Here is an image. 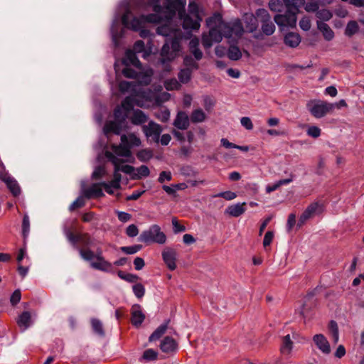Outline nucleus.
<instances>
[{
	"mask_svg": "<svg viewBox=\"0 0 364 364\" xmlns=\"http://www.w3.org/2000/svg\"><path fill=\"white\" fill-rule=\"evenodd\" d=\"M203 102L205 111L210 112L215 106V101L210 96L204 95Z\"/></svg>",
	"mask_w": 364,
	"mask_h": 364,
	"instance_id": "5fc2aeb1",
	"label": "nucleus"
},
{
	"mask_svg": "<svg viewBox=\"0 0 364 364\" xmlns=\"http://www.w3.org/2000/svg\"><path fill=\"white\" fill-rule=\"evenodd\" d=\"M199 39L196 37L191 38L188 43L190 52L197 61L201 60L203 56V52L199 48Z\"/></svg>",
	"mask_w": 364,
	"mask_h": 364,
	"instance_id": "393cba45",
	"label": "nucleus"
},
{
	"mask_svg": "<svg viewBox=\"0 0 364 364\" xmlns=\"http://www.w3.org/2000/svg\"><path fill=\"white\" fill-rule=\"evenodd\" d=\"M255 15L257 21H259L261 23L271 20V16L269 15V12L264 9H257V11H255Z\"/></svg>",
	"mask_w": 364,
	"mask_h": 364,
	"instance_id": "e433bc0d",
	"label": "nucleus"
},
{
	"mask_svg": "<svg viewBox=\"0 0 364 364\" xmlns=\"http://www.w3.org/2000/svg\"><path fill=\"white\" fill-rule=\"evenodd\" d=\"M269 7L273 11L281 13L287 9V3L286 0H271Z\"/></svg>",
	"mask_w": 364,
	"mask_h": 364,
	"instance_id": "2f4dec72",
	"label": "nucleus"
},
{
	"mask_svg": "<svg viewBox=\"0 0 364 364\" xmlns=\"http://www.w3.org/2000/svg\"><path fill=\"white\" fill-rule=\"evenodd\" d=\"M359 27L355 21H350L346 28L345 34L348 36H352L358 31Z\"/></svg>",
	"mask_w": 364,
	"mask_h": 364,
	"instance_id": "ea45409f",
	"label": "nucleus"
},
{
	"mask_svg": "<svg viewBox=\"0 0 364 364\" xmlns=\"http://www.w3.org/2000/svg\"><path fill=\"white\" fill-rule=\"evenodd\" d=\"M64 233L67 237V239L73 243V245H75L77 242H80L84 247H88L91 245L90 237L86 234H79L77 235H74L73 232L65 228L64 230Z\"/></svg>",
	"mask_w": 364,
	"mask_h": 364,
	"instance_id": "dca6fc26",
	"label": "nucleus"
},
{
	"mask_svg": "<svg viewBox=\"0 0 364 364\" xmlns=\"http://www.w3.org/2000/svg\"><path fill=\"white\" fill-rule=\"evenodd\" d=\"M160 346L163 352L171 353L176 350L177 344L174 339L167 336L161 341Z\"/></svg>",
	"mask_w": 364,
	"mask_h": 364,
	"instance_id": "c85d7f7f",
	"label": "nucleus"
},
{
	"mask_svg": "<svg viewBox=\"0 0 364 364\" xmlns=\"http://www.w3.org/2000/svg\"><path fill=\"white\" fill-rule=\"evenodd\" d=\"M240 123L242 126L247 130H252L253 129L252 120L248 117H242L240 119Z\"/></svg>",
	"mask_w": 364,
	"mask_h": 364,
	"instance_id": "69168bd1",
	"label": "nucleus"
},
{
	"mask_svg": "<svg viewBox=\"0 0 364 364\" xmlns=\"http://www.w3.org/2000/svg\"><path fill=\"white\" fill-rule=\"evenodd\" d=\"M261 29L263 33L271 36L275 31V26L272 20L261 23Z\"/></svg>",
	"mask_w": 364,
	"mask_h": 364,
	"instance_id": "4c0bfd02",
	"label": "nucleus"
},
{
	"mask_svg": "<svg viewBox=\"0 0 364 364\" xmlns=\"http://www.w3.org/2000/svg\"><path fill=\"white\" fill-rule=\"evenodd\" d=\"M156 33L171 38L170 40L166 41L161 50V63L164 64L166 61H171L178 55L181 50L180 40L182 38V32L179 28H173L168 23L159 26Z\"/></svg>",
	"mask_w": 364,
	"mask_h": 364,
	"instance_id": "39448f33",
	"label": "nucleus"
},
{
	"mask_svg": "<svg viewBox=\"0 0 364 364\" xmlns=\"http://www.w3.org/2000/svg\"><path fill=\"white\" fill-rule=\"evenodd\" d=\"M138 240L145 243L154 242L158 244H164L166 241V236L161 230L159 225H152L149 228V229L141 233Z\"/></svg>",
	"mask_w": 364,
	"mask_h": 364,
	"instance_id": "6e6552de",
	"label": "nucleus"
},
{
	"mask_svg": "<svg viewBox=\"0 0 364 364\" xmlns=\"http://www.w3.org/2000/svg\"><path fill=\"white\" fill-rule=\"evenodd\" d=\"M284 42L288 47L296 48L301 43V36L296 33L289 32L284 36Z\"/></svg>",
	"mask_w": 364,
	"mask_h": 364,
	"instance_id": "bb28decb",
	"label": "nucleus"
},
{
	"mask_svg": "<svg viewBox=\"0 0 364 364\" xmlns=\"http://www.w3.org/2000/svg\"><path fill=\"white\" fill-rule=\"evenodd\" d=\"M208 33L202 35V44L205 48H210L214 43H220L224 37L225 22L220 15H215L206 19Z\"/></svg>",
	"mask_w": 364,
	"mask_h": 364,
	"instance_id": "423d86ee",
	"label": "nucleus"
},
{
	"mask_svg": "<svg viewBox=\"0 0 364 364\" xmlns=\"http://www.w3.org/2000/svg\"><path fill=\"white\" fill-rule=\"evenodd\" d=\"M205 119L206 114L201 109H194L191 115V120L194 123L202 122Z\"/></svg>",
	"mask_w": 364,
	"mask_h": 364,
	"instance_id": "c9c22d12",
	"label": "nucleus"
},
{
	"mask_svg": "<svg viewBox=\"0 0 364 364\" xmlns=\"http://www.w3.org/2000/svg\"><path fill=\"white\" fill-rule=\"evenodd\" d=\"M246 205L245 203H238L236 204H233L231 205H229L225 210V213L232 217H239L241 215H242L246 209L245 208V205Z\"/></svg>",
	"mask_w": 364,
	"mask_h": 364,
	"instance_id": "a878e982",
	"label": "nucleus"
},
{
	"mask_svg": "<svg viewBox=\"0 0 364 364\" xmlns=\"http://www.w3.org/2000/svg\"><path fill=\"white\" fill-rule=\"evenodd\" d=\"M133 292L134 295L140 299L144 296L145 293V289L141 284H136L132 287Z\"/></svg>",
	"mask_w": 364,
	"mask_h": 364,
	"instance_id": "4d7b16f0",
	"label": "nucleus"
},
{
	"mask_svg": "<svg viewBox=\"0 0 364 364\" xmlns=\"http://www.w3.org/2000/svg\"><path fill=\"white\" fill-rule=\"evenodd\" d=\"M317 28L322 33L326 41H331L334 37V33L329 26L325 22L317 21Z\"/></svg>",
	"mask_w": 364,
	"mask_h": 364,
	"instance_id": "c756f323",
	"label": "nucleus"
},
{
	"mask_svg": "<svg viewBox=\"0 0 364 364\" xmlns=\"http://www.w3.org/2000/svg\"><path fill=\"white\" fill-rule=\"evenodd\" d=\"M201 21L202 18L200 16L187 15L183 18V28L185 30H198L200 26Z\"/></svg>",
	"mask_w": 364,
	"mask_h": 364,
	"instance_id": "412c9836",
	"label": "nucleus"
},
{
	"mask_svg": "<svg viewBox=\"0 0 364 364\" xmlns=\"http://www.w3.org/2000/svg\"><path fill=\"white\" fill-rule=\"evenodd\" d=\"M139 161L145 162L153 157V152L149 149H142L136 154Z\"/></svg>",
	"mask_w": 364,
	"mask_h": 364,
	"instance_id": "49530a36",
	"label": "nucleus"
},
{
	"mask_svg": "<svg viewBox=\"0 0 364 364\" xmlns=\"http://www.w3.org/2000/svg\"><path fill=\"white\" fill-rule=\"evenodd\" d=\"M181 4L183 7L185 3L181 0H148L146 6L151 8L154 14L141 15L139 18L132 16L128 8L127 1L119 4V8L124 10L122 16V23L124 28L121 27L119 16L115 15L111 24L110 33L112 41L115 47L119 46V38L122 37L124 28H129L134 31H139L141 38H146L151 35L149 30L143 28L144 23H159L164 20L169 21L176 14L177 7Z\"/></svg>",
	"mask_w": 364,
	"mask_h": 364,
	"instance_id": "f257e3e1",
	"label": "nucleus"
},
{
	"mask_svg": "<svg viewBox=\"0 0 364 364\" xmlns=\"http://www.w3.org/2000/svg\"><path fill=\"white\" fill-rule=\"evenodd\" d=\"M151 53V49H146L144 41L139 40L135 42L133 50H127L122 61L124 66L122 73L126 77L136 79L140 85H147L151 82L154 75L153 70L149 68H141V64L136 54L141 53V57L147 59Z\"/></svg>",
	"mask_w": 364,
	"mask_h": 364,
	"instance_id": "f03ea898",
	"label": "nucleus"
},
{
	"mask_svg": "<svg viewBox=\"0 0 364 364\" xmlns=\"http://www.w3.org/2000/svg\"><path fill=\"white\" fill-rule=\"evenodd\" d=\"M313 341L316 347L323 353L329 354L331 353V346L327 338L323 334H316L313 337Z\"/></svg>",
	"mask_w": 364,
	"mask_h": 364,
	"instance_id": "aec40b11",
	"label": "nucleus"
},
{
	"mask_svg": "<svg viewBox=\"0 0 364 364\" xmlns=\"http://www.w3.org/2000/svg\"><path fill=\"white\" fill-rule=\"evenodd\" d=\"M140 143V138H121L119 145H113L112 151H106V157L114 166L112 180L120 183L122 178L120 171L122 172L123 164L132 162L133 157L130 149L132 146H139Z\"/></svg>",
	"mask_w": 364,
	"mask_h": 364,
	"instance_id": "20e7f679",
	"label": "nucleus"
},
{
	"mask_svg": "<svg viewBox=\"0 0 364 364\" xmlns=\"http://www.w3.org/2000/svg\"><path fill=\"white\" fill-rule=\"evenodd\" d=\"M228 57L232 60H237L241 58L242 53L237 46L230 45L228 50Z\"/></svg>",
	"mask_w": 364,
	"mask_h": 364,
	"instance_id": "f704fd0d",
	"label": "nucleus"
},
{
	"mask_svg": "<svg viewBox=\"0 0 364 364\" xmlns=\"http://www.w3.org/2000/svg\"><path fill=\"white\" fill-rule=\"evenodd\" d=\"M189 122L188 115L185 112L180 111L177 113L173 124L176 128L184 130L188 127Z\"/></svg>",
	"mask_w": 364,
	"mask_h": 364,
	"instance_id": "4be33fe9",
	"label": "nucleus"
},
{
	"mask_svg": "<svg viewBox=\"0 0 364 364\" xmlns=\"http://www.w3.org/2000/svg\"><path fill=\"white\" fill-rule=\"evenodd\" d=\"M82 194L87 198H98L104 196L101 183H95L89 188L83 189Z\"/></svg>",
	"mask_w": 364,
	"mask_h": 364,
	"instance_id": "b1692460",
	"label": "nucleus"
},
{
	"mask_svg": "<svg viewBox=\"0 0 364 364\" xmlns=\"http://www.w3.org/2000/svg\"><path fill=\"white\" fill-rule=\"evenodd\" d=\"M85 205V200L82 196H79L75 200H74L70 205V210H73L76 208H81Z\"/></svg>",
	"mask_w": 364,
	"mask_h": 364,
	"instance_id": "e2e57ef3",
	"label": "nucleus"
},
{
	"mask_svg": "<svg viewBox=\"0 0 364 364\" xmlns=\"http://www.w3.org/2000/svg\"><path fill=\"white\" fill-rule=\"evenodd\" d=\"M245 21L246 23V27L248 31L253 32L256 31L257 28V19L256 15L253 14H245Z\"/></svg>",
	"mask_w": 364,
	"mask_h": 364,
	"instance_id": "473e14b6",
	"label": "nucleus"
},
{
	"mask_svg": "<svg viewBox=\"0 0 364 364\" xmlns=\"http://www.w3.org/2000/svg\"><path fill=\"white\" fill-rule=\"evenodd\" d=\"M324 210L323 205L318 203L314 202L311 203L304 212L301 214L299 219L298 225L302 226L305 222L311 218L313 215L321 213Z\"/></svg>",
	"mask_w": 364,
	"mask_h": 364,
	"instance_id": "4468645a",
	"label": "nucleus"
},
{
	"mask_svg": "<svg viewBox=\"0 0 364 364\" xmlns=\"http://www.w3.org/2000/svg\"><path fill=\"white\" fill-rule=\"evenodd\" d=\"M1 167L2 170L0 171V179L6 183L7 188L14 196H18L21 193V188L17 181L6 171L3 162H1Z\"/></svg>",
	"mask_w": 364,
	"mask_h": 364,
	"instance_id": "ddd939ff",
	"label": "nucleus"
},
{
	"mask_svg": "<svg viewBox=\"0 0 364 364\" xmlns=\"http://www.w3.org/2000/svg\"><path fill=\"white\" fill-rule=\"evenodd\" d=\"M122 172L130 175L131 178L134 180H139L144 177H147L150 174V171L148 166L142 165L139 168H135L130 165H124L122 168Z\"/></svg>",
	"mask_w": 364,
	"mask_h": 364,
	"instance_id": "2eb2a0df",
	"label": "nucleus"
},
{
	"mask_svg": "<svg viewBox=\"0 0 364 364\" xmlns=\"http://www.w3.org/2000/svg\"><path fill=\"white\" fill-rule=\"evenodd\" d=\"M126 234L129 237H136L139 234V229L134 224L129 225L126 229Z\"/></svg>",
	"mask_w": 364,
	"mask_h": 364,
	"instance_id": "0e129e2a",
	"label": "nucleus"
},
{
	"mask_svg": "<svg viewBox=\"0 0 364 364\" xmlns=\"http://www.w3.org/2000/svg\"><path fill=\"white\" fill-rule=\"evenodd\" d=\"M284 14H278L274 16V20L280 29L294 28L296 25L297 14L296 11L287 8Z\"/></svg>",
	"mask_w": 364,
	"mask_h": 364,
	"instance_id": "9d476101",
	"label": "nucleus"
},
{
	"mask_svg": "<svg viewBox=\"0 0 364 364\" xmlns=\"http://www.w3.org/2000/svg\"><path fill=\"white\" fill-rule=\"evenodd\" d=\"M188 15L200 16L198 6L194 1H190L188 4Z\"/></svg>",
	"mask_w": 364,
	"mask_h": 364,
	"instance_id": "bf43d9fd",
	"label": "nucleus"
},
{
	"mask_svg": "<svg viewBox=\"0 0 364 364\" xmlns=\"http://www.w3.org/2000/svg\"><path fill=\"white\" fill-rule=\"evenodd\" d=\"M30 231V220L28 215H24L22 221V234L23 237H26Z\"/></svg>",
	"mask_w": 364,
	"mask_h": 364,
	"instance_id": "864d4df0",
	"label": "nucleus"
},
{
	"mask_svg": "<svg viewBox=\"0 0 364 364\" xmlns=\"http://www.w3.org/2000/svg\"><path fill=\"white\" fill-rule=\"evenodd\" d=\"M141 248L142 246L141 245H134L132 246L122 247L120 249L122 252L125 254L133 255L138 252L139 250H141Z\"/></svg>",
	"mask_w": 364,
	"mask_h": 364,
	"instance_id": "603ef678",
	"label": "nucleus"
},
{
	"mask_svg": "<svg viewBox=\"0 0 364 364\" xmlns=\"http://www.w3.org/2000/svg\"><path fill=\"white\" fill-rule=\"evenodd\" d=\"M131 314L132 323L136 327L140 326L145 319V315L142 311L141 306L139 304L132 306L131 309Z\"/></svg>",
	"mask_w": 364,
	"mask_h": 364,
	"instance_id": "6ab92c4d",
	"label": "nucleus"
},
{
	"mask_svg": "<svg viewBox=\"0 0 364 364\" xmlns=\"http://www.w3.org/2000/svg\"><path fill=\"white\" fill-rule=\"evenodd\" d=\"M164 87L167 90H178L181 85L176 78H171L164 82Z\"/></svg>",
	"mask_w": 364,
	"mask_h": 364,
	"instance_id": "de8ad7c7",
	"label": "nucleus"
},
{
	"mask_svg": "<svg viewBox=\"0 0 364 364\" xmlns=\"http://www.w3.org/2000/svg\"><path fill=\"white\" fill-rule=\"evenodd\" d=\"M142 129L145 136H161L162 132L161 127L152 120L149 121L146 125H144ZM161 136L167 137L170 136V135L165 134L161 135Z\"/></svg>",
	"mask_w": 364,
	"mask_h": 364,
	"instance_id": "f3484780",
	"label": "nucleus"
},
{
	"mask_svg": "<svg viewBox=\"0 0 364 364\" xmlns=\"http://www.w3.org/2000/svg\"><path fill=\"white\" fill-rule=\"evenodd\" d=\"M171 179H172V175L170 171H162L159 174L158 181L161 183H163L166 181H170Z\"/></svg>",
	"mask_w": 364,
	"mask_h": 364,
	"instance_id": "338daca9",
	"label": "nucleus"
},
{
	"mask_svg": "<svg viewBox=\"0 0 364 364\" xmlns=\"http://www.w3.org/2000/svg\"><path fill=\"white\" fill-rule=\"evenodd\" d=\"M330 333L335 343H338L339 340V332L338 324L335 321H331L328 325Z\"/></svg>",
	"mask_w": 364,
	"mask_h": 364,
	"instance_id": "58836bf2",
	"label": "nucleus"
},
{
	"mask_svg": "<svg viewBox=\"0 0 364 364\" xmlns=\"http://www.w3.org/2000/svg\"><path fill=\"white\" fill-rule=\"evenodd\" d=\"M170 111L168 109L164 107L156 113V117L163 122L168 121L170 118Z\"/></svg>",
	"mask_w": 364,
	"mask_h": 364,
	"instance_id": "8fccbe9b",
	"label": "nucleus"
},
{
	"mask_svg": "<svg viewBox=\"0 0 364 364\" xmlns=\"http://www.w3.org/2000/svg\"><path fill=\"white\" fill-rule=\"evenodd\" d=\"M192 138H178L180 144L182 146L181 152L184 155H188L190 152L189 146L191 144Z\"/></svg>",
	"mask_w": 364,
	"mask_h": 364,
	"instance_id": "c03bdc74",
	"label": "nucleus"
},
{
	"mask_svg": "<svg viewBox=\"0 0 364 364\" xmlns=\"http://www.w3.org/2000/svg\"><path fill=\"white\" fill-rule=\"evenodd\" d=\"M316 16L321 20L320 21H327L331 18L332 13L328 9H323L318 10Z\"/></svg>",
	"mask_w": 364,
	"mask_h": 364,
	"instance_id": "a18cd8bd",
	"label": "nucleus"
},
{
	"mask_svg": "<svg viewBox=\"0 0 364 364\" xmlns=\"http://www.w3.org/2000/svg\"><path fill=\"white\" fill-rule=\"evenodd\" d=\"M167 325L161 324L156 331L150 336L149 341H153L159 339L166 331Z\"/></svg>",
	"mask_w": 364,
	"mask_h": 364,
	"instance_id": "79ce46f5",
	"label": "nucleus"
},
{
	"mask_svg": "<svg viewBox=\"0 0 364 364\" xmlns=\"http://www.w3.org/2000/svg\"><path fill=\"white\" fill-rule=\"evenodd\" d=\"M293 348V343L291 340L290 336L287 335L283 338L282 344L280 348L281 353L284 355L290 354Z\"/></svg>",
	"mask_w": 364,
	"mask_h": 364,
	"instance_id": "72a5a7b5",
	"label": "nucleus"
},
{
	"mask_svg": "<svg viewBox=\"0 0 364 364\" xmlns=\"http://www.w3.org/2000/svg\"><path fill=\"white\" fill-rule=\"evenodd\" d=\"M176 257L177 253L174 249L166 247L162 252L163 260L166 264L167 267L171 271L176 268Z\"/></svg>",
	"mask_w": 364,
	"mask_h": 364,
	"instance_id": "a211bd4d",
	"label": "nucleus"
},
{
	"mask_svg": "<svg viewBox=\"0 0 364 364\" xmlns=\"http://www.w3.org/2000/svg\"><path fill=\"white\" fill-rule=\"evenodd\" d=\"M78 251L84 260L90 262L92 268L107 273L114 272L112 264L105 259L101 250L98 249L95 254L90 249L80 248Z\"/></svg>",
	"mask_w": 364,
	"mask_h": 364,
	"instance_id": "0eeeda50",
	"label": "nucleus"
},
{
	"mask_svg": "<svg viewBox=\"0 0 364 364\" xmlns=\"http://www.w3.org/2000/svg\"><path fill=\"white\" fill-rule=\"evenodd\" d=\"M18 325L23 330L27 329L31 324V314L28 311L23 312L17 321Z\"/></svg>",
	"mask_w": 364,
	"mask_h": 364,
	"instance_id": "7c9ffc66",
	"label": "nucleus"
},
{
	"mask_svg": "<svg viewBox=\"0 0 364 364\" xmlns=\"http://www.w3.org/2000/svg\"><path fill=\"white\" fill-rule=\"evenodd\" d=\"M308 107L312 115L316 118H321L333 110L335 108V105L324 101H317L309 104Z\"/></svg>",
	"mask_w": 364,
	"mask_h": 364,
	"instance_id": "f8f14e48",
	"label": "nucleus"
},
{
	"mask_svg": "<svg viewBox=\"0 0 364 364\" xmlns=\"http://www.w3.org/2000/svg\"><path fill=\"white\" fill-rule=\"evenodd\" d=\"M224 37L230 43L236 42L243 34L244 28L240 19L225 22Z\"/></svg>",
	"mask_w": 364,
	"mask_h": 364,
	"instance_id": "1a4fd4ad",
	"label": "nucleus"
},
{
	"mask_svg": "<svg viewBox=\"0 0 364 364\" xmlns=\"http://www.w3.org/2000/svg\"><path fill=\"white\" fill-rule=\"evenodd\" d=\"M183 63L186 66L190 67L192 69L197 70L198 68V63L191 56L186 55L183 58Z\"/></svg>",
	"mask_w": 364,
	"mask_h": 364,
	"instance_id": "052dcab7",
	"label": "nucleus"
},
{
	"mask_svg": "<svg viewBox=\"0 0 364 364\" xmlns=\"http://www.w3.org/2000/svg\"><path fill=\"white\" fill-rule=\"evenodd\" d=\"M134 106L144 107V102H140L133 96L126 97L119 105L113 111V119L107 120L104 127L105 134H114L119 136H127L126 132L129 129L127 120L129 114Z\"/></svg>",
	"mask_w": 364,
	"mask_h": 364,
	"instance_id": "7ed1b4c3",
	"label": "nucleus"
},
{
	"mask_svg": "<svg viewBox=\"0 0 364 364\" xmlns=\"http://www.w3.org/2000/svg\"><path fill=\"white\" fill-rule=\"evenodd\" d=\"M304 6L307 12H317L319 8V2L318 0H311Z\"/></svg>",
	"mask_w": 364,
	"mask_h": 364,
	"instance_id": "3c124183",
	"label": "nucleus"
},
{
	"mask_svg": "<svg viewBox=\"0 0 364 364\" xmlns=\"http://www.w3.org/2000/svg\"><path fill=\"white\" fill-rule=\"evenodd\" d=\"M300 28L304 31H307L311 28V20L308 16L303 17L299 21Z\"/></svg>",
	"mask_w": 364,
	"mask_h": 364,
	"instance_id": "680f3d73",
	"label": "nucleus"
},
{
	"mask_svg": "<svg viewBox=\"0 0 364 364\" xmlns=\"http://www.w3.org/2000/svg\"><path fill=\"white\" fill-rule=\"evenodd\" d=\"M213 197V198L220 197L227 200H232L237 197V195L234 192L228 191L218 193L214 195Z\"/></svg>",
	"mask_w": 364,
	"mask_h": 364,
	"instance_id": "6e6d98bb",
	"label": "nucleus"
},
{
	"mask_svg": "<svg viewBox=\"0 0 364 364\" xmlns=\"http://www.w3.org/2000/svg\"><path fill=\"white\" fill-rule=\"evenodd\" d=\"M91 324H92V329L95 331V333H96L97 334H98L101 336H104L105 332L103 330L102 323L100 320H98L97 318H92L91 320Z\"/></svg>",
	"mask_w": 364,
	"mask_h": 364,
	"instance_id": "37998d69",
	"label": "nucleus"
},
{
	"mask_svg": "<svg viewBox=\"0 0 364 364\" xmlns=\"http://www.w3.org/2000/svg\"><path fill=\"white\" fill-rule=\"evenodd\" d=\"M157 353L153 349L146 350L144 353L142 358L145 360L150 361L156 359Z\"/></svg>",
	"mask_w": 364,
	"mask_h": 364,
	"instance_id": "13d9d810",
	"label": "nucleus"
},
{
	"mask_svg": "<svg viewBox=\"0 0 364 364\" xmlns=\"http://www.w3.org/2000/svg\"><path fill=\"white\" fill-rule=\"evenodd\" d=\"M287 8L299 13V8L305 4V0H286Z\"/></svg>",
	"mask_w": 364,
	"mask_h": 364,
	"instance_id": "a19ab883",
	"label": "nucleus"
},
{
	"mask_svg": "<svg viewBox=\"0 0 364 364\" xmlns=\"http://www.w3.org/2000/svg\"><path fill=\"white\" fill-rule=\"evenodd\" d=\"M148 116L140 109H134L130 117L131 122L134 125H141L148 121Z\"/></svg>",
	"mask_w": 364,
	"mask_h": 364,
	"instance_id": "cd10ccee",
	"label": "nucleus"
},
{
	"mask_svg": "<svg viewBox=\"0 0 364 364\" xmlns=\"http://www.w3.org/2000/svg\"><path fill=\"white\" fill-rule=\"evenodd\" d=\"M134 97L139 100L140 102H144V107H146L148 102L153 101H155L157 105H160L161 102H166L170 99L171 95L168 92H163L159 95H156V93L151 90L149 88H146V90H140L139 94Z\"/></svg>",
	"mask_w": 364,
	"mask_h": 364,
	"instance_id": "9b49d317",
	"label": "nucleus"
},
{
	"mask_svg": "<svg viewBox=\"0 0 364 364\" xmlns=\"http://www.w3.org/2000/svg\"><path fill=\"white\" fill-rule=\"evenodd\" d=\"M119 89L122 93L134 91L136 92L134 95L132 94L129 95L133 97L136 96L139 94L140 90H146V88L139 87V86L136 85L134 82L127 81L120 82L119 85Z\"/></svg>",
	"mask_w": 364,
	"mask_h": 364,
	"instance_id": "5701e85b",
	"label": "nucleus"
},
{
	"mask_svg": "<svg viewBox=\"0 0 364 364\" xmlns=\"http://www.w3.org/2000/svg\"><path fill=\"white\" fill-rule=\"evenodd\" d=\"M178 79L182 83H187L191 80V70L188 68L187 69H182L178 75Z\"/></svg>",
	"mask_w": 364,
	"mask_h": 364,
	"instance_id": "09e8293b",
	"label": "nucleus"
},
{
	"mask_svg": "<svg viewBox=\"0 0 364 364\" xmlns=\"http://www.w3.org/2000/svg\"><path fill=\"white\" fill-rule=\"evenodd\" d=\"M116 213L117 215L118 219L122 223H127L132 218V215L126 212L117 210Z\"/></svg>",
	"mask_w": 364,
	"mask_h": 364,
	"instance_id": "774afa93",
	"label": "nucleus"
}]
</instances>
